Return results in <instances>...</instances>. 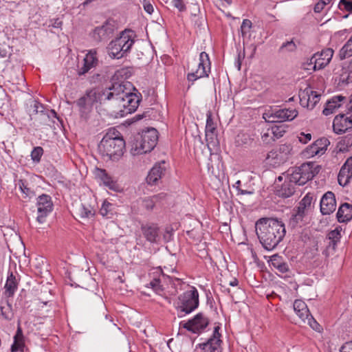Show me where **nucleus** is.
<instances>
[{
  "instance_id": "f257e3e1",
  "label": "nucleus",
  "mask_w": 352,
  "mask_h": 352,
  "mask_svg": "<svg viewBox=\"0 0 352 352\" xmlns=\"http://www.w3.org/2000/svg\"><path fill=\"white\" fill-rule=\"evenodd\" d=\"M255 230L263 248L273 250L283 241L286 234L285 224L274 218H261L255 223Z\"/></svg>"
},
{
  "instance_id": "f03ea898",
  "label": "nucleus",
  "mask_w": 352,
  "mask_h": 352,
  "mask_svg": "<svg viewBox=\"0 0 352 352\" xmlns=\"http://www.w3.org/2000/svg\"><path fill=\"white\" fill-rule=\"evenodd\" d=\"M125 141L116 129L109 130L98 144V149L104 160L118 161L123 155Z\"/></svg>"
},
{
  "instance_id": "7ed1b4c3",
  "label": "nucleus",
  "mask_w": 352,
  "mask_h": 352,
  "mask_svg": "<svg viewBox=\"0 0 352 352\" xmlns=\"http://www.w3.org/2000/svg\"><path fill=\"white\" fill-rule=\"evenodd\" d=\"M133 37L134 34L132 31H122L118 37L112 40L109 44L110 57L119 59L125 56L135 43Z\"/></svg>"
},
{
  "instance_id": "20e7f679",
  "label": "nucleus",
  "mask_w": 352,
  "mask_h": 352,
  "mask_svg": "<svg viewBox=\"0 0 352 352\" xmlns=\"http://www.w3.org/2000/svg\"><path fill=\"white\" fill-rule=\"evenodd\" d=\"M126 85L122 84V89L119 97H116L115 104L119 109L116 112V117H124L136 111L140 102V98L135 94L126 91Z\"/></svg>"
},
{
  "instance_id": "39448f33",
  "label": "nucleus",
  "mask_w": 352,
  "mask_h": 352,
  "mask_svg": "<svg viewBox=\"0 0 352 352\" xmlns=\"http://www.w3.org/2000/svg\"><path fill=\"white\" fill-rule=\"evenodd\" d=\"M199 306V293L195 287L188 290L178 297L176 306L177 316L182 318L195 310Z\"/></svg>"
},
{
  "instance_id": "423d86ee",
  "label": "nucleus",
  "mask_w": 352,
  "mask_h": 352,
  "mask_svg": "<svg viewBox=\"0 0 352 352\" xmlns=\"http://www.w3.org/2000/svg\"><path fill=\"white\" fill-rule=\"evenodd\" d=\"M320 169V166L316 165L313 162H307L296 168L289 175L291 176L292 181L296 182L299 186H302L318 174Z\"/></svg>"
},
{
  "instance_id": "0eeeda50",
  "label": "nucleus",
  "mask_w": 352,
  "mask_h": 352,
  "mask_svg": "<svg viewBox=\"0 0 352 352\" xmlns=\"http://www.w3.org/2000/svg\"><path fill=\"white\" fill-rule=\"evenodd\" d=\"M122 89V83L115 82L104 89H94L89 90L96 103L104 104L107 101L115 103L116 97H119Z\"/></svg>"
},
{
  "instance_id": "6e6552de",
  "label": "nucleus",
  "mask_w": 352,
  "mask_h": 352,
  "mask_svg": "<svg viewBox=\"0 0 352 352\" xmlns=\"http://www.w3.org/2000/svg\"><path fill=\"white\" fill-rule=\"evenodd\" d=\"M116 30V22L107 19L101 25L96 27L90 33V36L96 43H105L113 36Z\"/></svg>"
},
{
  "instance_id": "1a4fd4ad",
  "label": "nucleus",
  "mask_w": 352,
  "mask_h": 352,
  "mask_svg": "<svg viewBox=\"0 0 352 352\" xmlns=\"http://www.w3.org/2000/svg\"><path fill=\"white\" fill-rule=\"evenodd\" d=\"M295 109H281L263 113V118L266 122L271 123L283 122L293 120L298 116Z\"/></svg>"
},
{
  "instance_id": "9d476101",
  "label": "nucleus",
  "mask_w": 352,
  "mask_h": 352,
  "mask_svg": "<svg viewBox=\"0 0 352 352\" xmlns=\"http://www.w3.org/2000/svg\"><path fill=\"white\" fill-rule=\"evenodd\" d=\"M210 72V61L209 56L205 52H202L199 55V62L198 63L197 69L188 73L187 75V80L192 82V84L201 78L208 77Z\"/></svg>"
},
{
  "instance_id": "9b49d317",
  "label": "nucleus",
  "mask_w": 352,
  "mask_h": 352,
  "mask_svg": "<svg viewBox=\"0 0 352 352\" xmlns=\"http://www.w3.org/2000/svg\"><path fill=\"white\" fill-rule=\"evenodd\" d=\"M36 206L38 212L36 221L39 223H43L47 216L53 210L52 197L48 195L42 194L37 197Z\"/></svg>"
},
{
  "instance_id": "f8f14e48",
  "label": "nucleus",
  "mask_w": 352,
  "mask_h": 352,
  "mask_svg": "<svg viewBox=\"0 0 352 352\" xmlns=\"http://www.w3.org/2000/svg\"><path fill=\"white\" fill-rule=\"evenodd\" d=\"M209 324V320L202 313H199L188 322H181L180 326L193 333H199Z\"/></svg>"
},
{
  "instance_id": "ddd939ff",
  "label": "nucleus",
  "mask_w": 352,
  "mask_h": 352,
  "mask_svg": "<svg viewBox=\"0 0 352 352\" xmlns=\"http://www.w3.org/2000/svg\"><path fill=\"white\" fill-rule=\"evenodd\" d=\"M143 148L146 151V153L151 152L156 146L158 140V132L154 128L147 129L141 133H138Z\"/></svg>"
},
{
  "instance_id": "4468645a",
  "label": "nucleus",
  "mask_w": 352,
  "mask_h": 352,
  "mask_svg": "<svg viewBox=\"0 0 352 352\" xmlns=\"http://www.w3.org/2000/svg\"><path fill=\"white\" fill-rule=\"evenodd\" d=\"M219 329V326L214 327L212 336L206 342L199 344L204 352H221Z\"/></svg>"
},
{
  "instance_id": "2eb2a0df",
  "label": "nucleus",
  "mask_w": 352,
  "mask_h": 352,
  "mask_svg": "<svg viewBox=\"0 0 352 352\" xmlns=\"http://www.w3.org/2000/svg\"><path fill=\"white\" fill-rule=\"evenodd\" d=\"M299 98L302 107L313 109L320 101V94L309 88H307L300 93Z\"/></svg>"
},
{
  "instance_id": "dca6fc26",
  "label": "nucleus",
  "mask_w": 352,
  "mask_h": 352,
  "mask_svg": "<svg viewBox=\"0 0 352 352\" xmlns=\"http://www.w3.org/2000/svg\"><path fill=\"white\" fill-rule=\"evenodd\" d=\"M75 103L78 107L80 117L86 119L91 111L94 104L96 102L92 96H91L89 91H87L86 94L78 99Z\"/></svg>"
},
{
  "instance_id": "f3484780",
  "label": "nucleus",
  "mask_w": 352,
  "mask_h": 352,
  "mask_svg": "<svg viewBox=\"0 0 352 352\" xmlns=\"http://www.w3.org/2000/svg\"><path fill=\"white\" fill-rule=\"evenodd\" d=\"M320 207L324 215L333 213L336 208L335 195L331 191L324 193L320 199Z\"/></svg>"
},
{
  "instance_id": "a211bd4d",
  "label": "nucleus",
  "mask_w": 352,
  "mask_h": 352,
  "mask_svg": "<svg viewBox=\"0 0 352 352\" xmlns=\"http://www.w3.org/2000/svg\"><path fill=\"white\" fill-rule=\"evenodd\" d=\"M141 231L145 239L151 243H158L160 241V228L154 223L142 225Z\"/></svg>"
},
{
  "instance_id": "6ab92c4d",
  "label": "nucleus",
  "mask_w": 352,
  "mask_h": 352,
  "mask_svg": "<svg viewBox=\"0 0 352 352\" xmlns=\"http://www.w3.org/2000/svg\"><path fill=\"white\" fill-rule=\"evenodd\" d=\"M165 164V162L162 161L161 162L156 163L151 169L146 177V182L149 185L156 184L159 179L164 175L166 172Z\"/></svg>"
},
{
  "instance_id": "aec40b11",
  "label": "nucleus",
  "mask_w": 352,
  "mask_h": 352,
  "mask_svg": "<svg viewBox=\"0 0 352 352\" xmlns=\"http://www.w3.org/2000/svg\"><path fill=\"white\" fill-rule=\"evenodd\" d=\"M296 184V182L292 181L291 176L287 174L285 182L280 186L276 187V193L278 196L283 198L289 197L295 192Z\"/></svg>"
},
{
  "instance_id": "412c9836",
  "label": "nucleus",
  "mask_w": 352,
  "mask_h": 352,
  "mask_svg": "<svg viewBox=\"0 0 352 352\" xmlns=\"http://www.w3.org/2000/svg\"><path fill=\"white\" fill-rule=\"evenodd\" d=\"M96 54L97 52L96 50H91L86 54L83 60L84 64L82 67L79 68L78 72L80 76L85 74L91 68L95 67L97 65L98 60Z\"/></svg>"
},
{
  "instance_id": "4be33fe9",
  "label": "nucleus",
  "mask_w": 352,
  "mask_h": 352,
  "mask_svg": "<svg viewBox=\"0 0 352 352\" xmlns=\"http://www.w3.org/2000/svg\"><path fill=\"white\" fill-rule=\"evenodd\" d=\"M333 55V50L331 48H327L322 50L320 52L315 53V64H317V67L322 69L327 66Z\"/></svg>"
},
{
  "instance_id": "5701e85b",
  "label": "nucleus",
  "mask_w": 352,
  "mask_h": 352,
  "mask_svg": "<svg viewBox=\"0 0 352 352\" xmlns=\"http://www.w3.org/2000/svg\"><path fill=\"white\" fill-rule=\"evenodd\" d=\"M346 98L342 96H335L327 101L325 107L322 111L324 116H329L335 112V111L340 107L342 102Z\"/></svg>"
},
{
  "instance_id": "b1692460",
  "label": "nucleus",
  "mask_w": 352,
  "mask_h": 352,
  "mask_svg": "<svg viewBox=\"0 0 352 352\" xmlns=\"http://www.w3.org/2000/svg\"><path fill=\"white\" fill-rule=\"evenodd\" d=\"M96 175L97 177L102 182L103 184L110 190L114 191L119 190L118 184L112 179L104 169H97Z\"/></svg>"
},
{
  "instance_id": "393cba45",
  "label": "nucleus",
  "mask_w": 352,
  "mask_h": 352,
  "mask_svg": "<svg viewBox=\"0 0 352 352\" xmlns=\"http://www.w3.org/2000/svg\"><path fill=\"white\" fill-rule=\"evenodd\" d=\"M336 217L339 222H346L352 219V205L344 203L337 212Z\"/></svg>"
},
{
  "instance_id": "a878e982",
  "label": "nucleus",
  "mask_w": 352,
  "mask_h": 352,
  "mask_svg": "<svg viewBox=\"0 0 352 352\" xmlns=\"http://www.w3.org/2000/svg\"><path fill=\"white\" fill-rule=\"evenodd\" d=\"M293 307L299 318L304 322H306V319L310 314L306 303L302 300L297 299L294 302Z\"/></svg>"
},
{
  "instance_id": "bb28decb",
  "label": "nucleus",
  "mask_w": 352,
  "mask_h": 352,
  "mask_svg": "<svg viewBox=\"0 0 352 352\" xmlns=\"http://www.w3.org/2000/svg\"><path fill=\"white\" fill-rule=\"evenodd\" d=\"M270 265L280 273H286L289 270L288 263L284 261L282 256L277 254H274L271 257Z\"/></svg>"
},
{
  "instance_id": "cd10ccee",
  "label": "nucleus",
  "mask_w": 352,
  "mask_h": 352,
  "mask_svg": "<svg viewBox=\"0 0 352 352\" xmlns=\"http://www.w3.org/2000/svg\"><path fill=\"white\" fill-rule=\"evenodd\" d=\"M17 280L16 277L11 273L7 278V280L6 285L4 286L5 288V295L7 297H11L14 295L16 288H17Z\"/></svg>"
},
{
  "instance_id": "c85d7f7f",
  "label": "nucleus",
  "mask_w": 352,
  "mask_h": 352,
  "mask_svg": "<svg viewBox=\"0 0 352 352\" xmlns=\"http://www.w3.org/2000/svg\"><path fill=\"white\" fill-rule=\"evenodd\" d=\"M141 139L139 134L134 136L133 140L131 142L130 152L133 155H138L146 153V151L143 148Z\"/></svg>"
},
{
  "instance_id": "c756f323",
  "label": "nucleus",
  "mask_w": 352,
  "mask_h": 352,
  "mask_svg": "<svg viewBox=\"0 0 352 352\" xmlns=\"http://www.w3.org/2000/svg\"><path fill=\"white\" fill-rule=\"evenodd\" d=\"M341 230L342 228L340 227H338L335 230L330 231L327 234V239L329 240L328 245L332 246V251H336L337 243L340 240Z\"/></svg>"
},
{
  "instance_id": "7c9ffc66",
  "label": "nucleus",
  "mask_w": 352,
  "mask_h": 352,
  "mask_svg": "<svg viewBox=\"0 0 352 352\" xmlns=\"http://www.w3.org/2000/svg\"><path fill=\"white\" fill-rule=\"evenodd\" d=\"M338 56L340 60H344L352 56V34L347 42L340 49Z\"/></svg>"
},
{
  "instance_id": "2f4dec72",
  "label": "nucleus",
  "mask_w": 352,
  "mask_h": 352,
  "mask_svg": "<svg viewBox=\"0 0 352 352\" xmlns=\"http://www.w3.org/2000/svg\"><path fill=\"white\" fill-rule=\"evenodd\" d=\"M207 119H206V138H208L210 135H211L210 138H213V135L214 133V131H216V126L213 121L212 113L210 111H208L207 113Z\"/></svg>"
},
{
  "instance_id": "473e14b6",
  "label": "nucleus",
  "mask_w": 352,
  "mask_h": 352,
  "mask_svg": "<svg viewBox=\"0 0 352 352\" xmlns=\"http://www.w3.org/2000/svg\"><path fill=\"white\" fill-rule=\"evenodd\" d=\"M339 173L342 175V177L346 176L349 179L352 178V157L346 160L341 167Z\"/></svg>"
},
{
  "instance_id": "72a5a7b5",
  "label": "nucleus",
  "mask_w": 352,
  "mask_h": 352,
  "mask_svg": "<svg viewBox=\"0 0 352 352\" xmlns=\"http://www.w3.org/2000/svg\"><path fill=\"white\" fill-rule=\"evenodd\" d=\"M266 160L274 164H280V162L285 161L283 156L280 155L277 150H272L269 152L266 157Z\"/></svg>"
},
{
  "instance_id": "f704fd0d",
  "label": "nucleus",
  "mask_w": 352,
  "mask_h": 352,
  "mask_svg": "<svg viewBox=\"0 0 352 352\" xmlns=\"http://www.w3.org/2000/svg\"><path fill=\"white\" fill-rule=\"evenodd\" d=\"M113 205L109 201H104L100 209V213L102 216L107 218H111L113 215Z\"/></svg>"
},
{
  "instance_id": "c9c22d12",
  "label": "nucleus",
  "mask_w": 352,
  "mask_h": 352,
  "mask_svg": "<svg viewBox=\"0 0 352 352\" xmlns=\"http://www.w3.org/2000/svg\"><path fill=\"white\" fill-rule=\"evenodd\" d=\"M338 145L341 151H347L352 146V134H348L342 138L339 141Z\"/></svg>"
},
{
  "instance_id": "e433bc0d",
  "label": "nucleus",
  "mask_w": 352,
  "mask_h": 352,
  "mask_svg": "<svg viewBox=\"0 0 352 352\" xmlns=\"http://www.w3.org/2000/svg\"><path fill=\"white\" fill-rule=\"evenodd\" d=\"M314 143L315 144V146H317V148L319 150L321 155L325 153L328 146L330 144L329 140L326 138H319Z\"/></svg>"
},
{
  "instance_id": "4c0bfd02",
  "label": "nucleus",
  "mask_w": 352,
  "mask_h": 352,
  "mask_svg": "<svg viewBox=\"0 0 352 352\" xmlns=\"http://www.w3.org/2000/svg\"><path fill=\"white\" fill-rule=\"evenodd\" d=\"M80 217L81 218H91L94 216L95 210L90 206L82 204L79 208Z\"/></svg>"
},
{
  "instance_id": "58836bf2",
  "label": "nucleus",
  "mask_w": 352,
  "mask_h": 352,
  "mask_svg": "<svg viewBox=\"0 0 352 352\" xmlns=\"http://www.w3.org/2000/svg\"><path fill=\"white\" fill-rule=\"evenodd\" d=\"M303 154L307 157H311L316 155H321L319 150H318L317 146H315L314 143L307 146L305 149Z\"/></svg>"
},
{
  "instance_id": "ea45409f",
  "label": "nucleus",
  "mask_w": 352,
  "mask_h": 352,
  "mask_svg": "<svg viewBox=\"0 0 352 352\" xmlns=\"http://www.w3.org/2000/svg\"><path fill=\"white\" fill-rule=\"evenodd\" d=\"M1 315L3 318H5L7 320H10L13 317V313L12 311V307L8 303V302H6V305L3 306L1 305L0 307Z\"/></svg>"
},
{
  "instance_id": "a19ab883",
  "label": "nucleus",
  "mask_w": 352,
  "mask_h": 352,
  "mask_svg": "<svg viewBox=\"0 0 352 352\" xmlns=\"http://www.w3.org/2000/svg\"><path fill=\"white\" fill-rule=\"evenodd\" d=\"M315 54L310 58H308L307 60L302 64V67L305 70H320L319 68L317 67V64H315Z\"/></svg>"
},
{
  "instance_id": "79ce46f5",
  "label": "nucleus",
  "mask_w": 352,
  "mask_h": 352,
  "mask_svg": "<svg viewBox=\"0 0 352 352\" xmlns=\"http://www.w3.org/2000/svg\"><path fill=\"white\" fill-rule=\"evenodd\" d=\"M271 132H273L272 136L274 142L283 136L285 133V130L280 126H273L270 128Z\"/></svg>"
},
{
  "instance_id": "37998d69",
  "label": "nucleus",
  "mask_w": 352,
  "mask_h": 352,
  "mask_svg": "<svg viewBox=\"0 0 352 352\" xmlns=\"http://www.w3.org/2000/svg\"><path fill=\"white\" fill-rule=\"evenodd\" d=\"M148 285L150 287H151L157 294H160L162 292H163L161 280L156 276L153 277V279L149 283Z\"/></svg>"
},
{
  "instance_id": "c03bdc74",
  "label": "nucleus",
  "mask_w": 352,
  "mask_h": 352,
  "mask_svg": "<svg viewBox=\"0 0 352 352\" xmlns=\"http://www.w3.org/2000/svg\"><path fill=\"white\" fill-rule=\"evenodd\" d=\"M338 7L341 11L352 13V0H340Z\"/></svg>"
},
{
  "instance_id": "a18cd8bd",
  "label": "nucleus",
  "mask_w": 352,
  "mask_h": 352,
  "mask_svg": "<svg viewBox=\"0 0 352 352\" xmlns=\"http://www.w3.org/2000/svg\"><path fill=\"white\" fill-rule=\"evenodd\" d=\"M142 206L146 210L151 211L157 205L153 196H151L143 199Z\"/></svg>"
},
{
  "instance_id": "49530a36",
  "label": "nucleus",
  "mask_w": 352,
  "mask_h": 352,
  "mask_svg": "<svg viewBox=\"0 0 352 352\" xmlns=\"http://www.w3.org/2000/svg\"><path fill=\"white\" fill-rule=\"evenodd\" d=\"M296 50V45L293 41H287L282 44L279 49L280 52H283L284 51L287 52H294Z\"/></svg>"
},
{
  "instance_id": "de8ad7c7",
  "label": "nucleus",
  "mask_w": 352,
  "mask_h": 352,
  "mask_svg": "<svg viewBox=\"0 0 352 352\" xmlns=\"http://www.w3.org/2000/svg\"><path fill=\"white\" fill-rule=\"evenodd\" d=\"M43 149L41 146L34 148L31 152V157L34 162H38L41 160V157L43 155Z\"/></svg>"
},
{
  "instance_id": "09e8293b",
  "label": "nucleus",
  "mask_w": 352,
  "mask_h": 352,
  "mask_svg": "<svg viewBox=\"0 0 352 352\" xmlns=\"http://www.w3.org/2000/svg\"><path fill=\"white\" fill-rule=\"evenodd\" d=\"M273 132H271L270 128L264 131L261 135V140L264 144H270L274 142L272 136Z\"/></svg>"
},
{
  "instance_id": "8fccbe9b",
  "label": "nucleus",
  "mask_w": 352,
  "mask_h": 352,
  "mask_svg": "<svg viewBox=\"0 0 352 352\" xmlns=\"http://www.w3.org/2000/svg\"><path fill=\"white\" fill-rule=\"evenodd\" d=\"M292 147L290 144H282L279 146L277 151L281 155L283 156L284 160H285L287 159V156L292 151Z\"/></svg>"
},
{
  "instance_id": "3c124183",
  "label": "nucleus",
  "mask_w": 352,
  "mask_h": 352,
  "mask_svg": "<svg viewBox=\"0 0 352 352\" xmlns=\"http://www.w3.org/2000/svg\"><path fill=\"white\" fill-rule=\"evenodd\" d=\"M303 218L301 214L296 213L293 214L289 221L290 226L292 228H296L302 221Z\"/></svg>"
},
{
  "instance_id": "603ef678",
  "label": "nucleus",
  "mask_w": 352,
  "mask_h": 352,
  "mask_svg": "<svg viewBox=\"0 0 352 352\" xmlns=\"http://www.w3.org/2000/svg\"><path fill=\"white\" fill-rule=\"evenodd\" d=\"M252 23L249 19H244L241 25V34L244 36L252 28Z\"/></svg>"
},
{
  "instance_id": "864d4df0",
  "label": "nucleus",
  "mask_w": 352,
  "mask_h": 352,
  "mask_svg": "<svg viewBox=\"0 0 352 352\" xmlns=\"http://www.w3.org/2000/svg\"><path fill=\"white\" fill-rule=\"evenodd\" d=\"M313 199L314 195H311V193H308L303 197V199L300 201L299 204H300V206L307 208L311 206Z\"/></svg>"
},
{
  "instance_id": "5fc2aeb1",
  "label": "nucleus",
  "mask_w": 352,
  "mask_h": 352,
  "mask_svg": "<svg viewBox=\"0 0 352 352\" xmlns=\"http://www.w3.org/2000/svg\"><path fill=\"white\" fill-rule=\"evenodd\" d=\"M19 187L21 191L25 194L26 196L29 195L31 192L30 189L28 187V184L25 180L19 179L18 182Z\"/></svg>"
},
{
  "instance_id": "6e6d98bb",
  "label": "nucleus",
  "mask_w": 352,
  "mask_h": 352,
  "mask_svg": "<svg viewBox=\"0 0 352 352\" xmlns=\"http://www.w3.org/2000/svg\"><path fill=\"white\" fill-rule=\"evenodd\" d=\"M306 322L313 329L320 331V324L315 320V319L310 314L308 318L306 319Z\"/></svg>"
},
{
  "instance_id": "4d7b16f0",
  "label": "nucleus",
  "mask_w": 352,
  "mask_h": 352,
  "mask_svg": "<svg viewBox=\"0 0 352 352\" xmlns=\"http://www.w3.org/2000/svg\"><path fill=\"white\" fill-rule=\"evenodd\" d=\"M175 8H177L179 12H184L186 10V7L184 3V0H171Z\"/></svg>"
},
{
  "instance_id": "13d9d810",
  "label": "nucleus",
  "mask_w": 352,
  "mask_h": 352,
  "mask_svg": "<svg viewBox=\"0 0 352 352\" xmlns=\"http://www.w3.org/2000/svg\"><path fill=\"white\" fill-rule=\"evenodd\" d=\"M167 195L164 192H160L159 194L155 195L153 196L154 200L155 201L157 205H160L163 203V201L166 199Z\"/></svg>"
},
{
  "instance_id": "bf43d9fd",
  "label": "nucleus",
  "mask_w": 352,
  "mask_h": 352,
  "mask_svg": "<svg viewBox=\"0 0 352 352\" xmlns=\"http://www.w3.org/2000/svg\"><path fill=\"white\" fill-rule=\"evenodd\" d=\"M299 141L302 144H307L309 141L311 139V133H300L299 136L298 137Z\"/></svg>"
},
{
  "instance_id": "052dcab7",
  "label": "nucleus",
  "mask_w": 352,
  "mask_h": 352,
  "mask_svg": "<svg viewBox=\"0 0 352 352\" xmlns=\"http://www.w3.org/2000/svg\"><path fill=\"white\" fill-rule=\"evenodd\" d=\"M340 352H352V340L346 342L340 349Z\"/></svg>"
},
{
  "instance_id": "680f3d73",
  "label": "nucleus",
  "mask_w": 352,
  "mask_h": 352,
  "mask_svg": "<svg viewBox=\"0 0 352 352\" xmlns=\"http://www.w3.org/2000/svg\"><path fill=\"white\" fill-rule=\"evenodd\" d=\"M342 175H340V173H338V181L340 186H345L349 183L351 179H349V177H347L346 176H344V177H342Z\"/></svg>"
},
{
  "instance_id": "e2e57ef3",
  "label": "nucleus",
  "mask_w": 352,
  "mask_h": 352,
  "mask_svg": "<svg viewBox=\"0 0 352 352\" xmlns=\"http://www.w3.org/2000/svg\"><path fill=\"white\" fill-rule=\"evenodd\" d=\"M143 7L145 12H146L149 14H151L154 11L153 5L149 2L144 1Z\"/></svg>"
},
{
  "instance_id": "0e129e2a",
  "label": "nucleus",
  "mask_w": 352,
  "mask_h": 352,
  "mask_svg": "<svg viewBox=\"0 0 352 352\" xmlns=\"http://www.w3.org/2000/svg\"><path fill=\"white\" fill-rule=\"evenodd\" d=\"M52 24L49 26H52L54 28H60L63 24L62 21H60L59 19H54L51 21Z\"/></svg>"
},
{
  "instance_id": "69168bd1",
  "label": "nucleus",
  "mask_w": 352,
  "mask_h": 352,
  "mask_svg": "<svg viewBox=\"0 0 352 352\" xmlns=\"http://www.w3.org/2000/svg\"><path fill=\"white\" fill-rule=\"evenodd\" d=\"M324 8V6H322V3H320V1H318L314 8V11L316 13H320L323 9Z\"/></svg>"
},
{
  "instance_id": "338daca9",
  "label": "nucleus",
  "mask_w": 352,
  "mask_h": 352,
  "mask_svg": "<svg viewBox=\"0 0 352 352\" xmlns=\"http://www.w3.org/2000/svg\"><path fill=\"white\" fill-rule=\"evenodd\" d=\"M335 251H332V246L330 245H327L326 249L322 252V254L325 256V257H328L331 254H333Z\"/></svg>"
},
{
  "instance_id": "774afa93",
  "label": "nucleus",
  "mask_w": 352,
  "mask_h": 352,
  "mask_svg": "<svg viewBox=\"0 0 352 352\" xmlns=\"http://www.w3.org/2000/svg\"><path fill=\"white\" fill-rule=\"evenodd\" d=\"M305 209H306L305 207L300 206V204H299V206H298L297 210L295 213L301 214V216L304 217L305 214Z\"/></svg>"
}]
</instances>
